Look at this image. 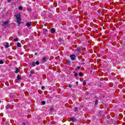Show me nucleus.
I'll use <instances>...</instances> for the list:
<instances>
[{"label":"nucleus","instance_id":"f257e3e1","mask_svg":"<svg viewBox=\"0 0 125 125\" xmlns=\"http://www.w3.org/2000/svg\"><path fill=\"white\" fill-rule=\"evenodd\" d=\"M15 17L16 18V19L17 20V22L19 24H21V16L20 15V14H17V15H15Z\"/></svg>","mask_w":125,"mask_h":125},{"label":"nucleus","instance_id":"f03ea898","mask_svg":"<svg viewBox=\"0 0 125 125\" xmlns=\"http://www.w3.org/2000/svg\"><path fill=\"white\" fill-rule=\"evenodd\" d=\"M8 24H9V21H5L3 22V26L4 27H7V26H8Z\"/></svg>","mask_w":125,"mask_h":125},{"label":"nucleus","instance_id":"7ed1b4c3","mask_svg":"<svg viewBox=\"0 0 125 125\" xmlns=\"http://www.w3.org/2000/svg\"><path fill=\"white\" fill-rule=\"evenodd\" d=\"M70 57L71 60H72V61H74L76 59V55H70Z\"/></svg>","mask_w":125,"mask_h":125},{"label":"nucleus","instance_id":"20e7f679","mask_svg":"<svg viewBox=\"0 0 125 125\" xmlns=\"http://www.w3.org/2000/svg\"><path fill=\"white\" fill-rule=\"evenodd\" d=\"M70 120L72 122H73V123H75V122H77V119H76L75 118H74V117H72L70 118Z\"/></svg>","mask_w":125,"mask_h":125},{"label":"nucleus","instance_id":"39448f33","mask_svg":"<svg viewBox=\"0 0 125 125\" xmlns=\"http://www.w3.org/2000/svg\"><path fill=\"white\" fill-rule=\"evenodd\" d=\"M51 34H55V29H54L53 28H51Z\"/></svg>","mask_w":125,"mask_h":125},{"label":"nucleus","instance_id":"423d86ee","mask_svg":"<svg viewBox=\"0 0 125 125\" xmlns=\"http://www.w3.org/2000/svg\"><path fill=\"white\" fill-rule=\"evenodd\" d=\"M31 25H32V23H31V22H27L26 23L27 27H31Z\"/></svg>","mask_w":125,"mask_h":125},{"label":"nucleus","instance_id":"0eeeda50","mask_svg":"<svg viewBox=\"0 0 125 125\" xmlns=\"http://www.w3.org/2000/svg\"><path fill=\"white\" fill-rule=\"evenodd\" d=\"M8 47H9V43H8V42H6V45H5V48H8Z\"/></svg>","mask_w":125,"mask_h":125},{"label":"nucleus","instance_id":"6e6552de","mask_svg":"<svg viewBox=\"0 0 125 125\" xmlns=\"http://www.w3.org/2000/svg\"><path fill=\"white\" fill-rule=\"evenodd\" d=\"M11 105L10 104H8L6 106V109H10Z\"/></svg>","mask_w":125,"mask_h":125},{"label":"nucleus","instance_id":"1a4fd4ad","mask_svg":"<svg viewBox=\"0 0 125 125\" xmlns=\"http://www.w3.org/2000/svg\"><path fill=\"white\" fill-rule=\"evenodd\" d=\"M19 72V69L16 68V71H15L16 74H17Z\"/></svg>","mask_w":125,"mask_h":125},{"label":"nucleus","instance_id":"9d476101","mask_svg":"<svg viewBox=\"0 0 125 125\" xmlns=\"http://www.w3.org/2000/svg\"><path fill=\"white\" fill-rule=\"evenodd\" d=\"M42 62H44L46 61V58H43L42 59Z\"/></svg>","mask_w":125,"mask_h":125},{"label":"nucleus","instance_id":"9b49d317","mask_svg":"<svg viewBox=\"0 0 125 125\" xmlns=\"http://www.w3.org/2000/svg\"><path fill=\"white\" fill-rule=\"evenodd\" d=\"M73 110H74V112H78V109L77 107H74L73 108Z\"/></svg>","mask_w":125,"mask_h":125},{"label":"nucleus","instance_id":"f8f14e48","mask_svg":"<svg viewBox=\"0 0 125 125\" xmlns=\"http://www.w3.org/2000/svg\"><path fill=\"white\" fill-rule=\"evenodd\" d=\"M97 104H98V100L96 99L95 100V105H96Z\"/></svg>","mask_w":125,"mask_h":125},{"label":"nucleus","instance_id":"ddd939ff","mask_svg":"<svg viewBox=\"0 0 125 125\" xmlns=\"http://www.w3.org/2000/svg\"><path fill=\"white\" fill-rule=\"evenodd\" d=\"M30 74L31 75H34V74H35V71H34V70H31Z\"/></svg>","mask_w":125,"mask_h":125},{"label":"nucleus","instance_id":"4468645a","mask_svg":"<svg viewBox=\"0 0 125 125\" xmlns=\"http://www.w3.org/2000/svg\"><path fill=\"white\" fill-rule=\"evenodd\" d=\"M83 73H82V72H80L79 73V76L80 77H83Z\"/></svg>","mask_w":125,"mask_h":125},{"label":"nucleus","instance_id":"2eb2a0df","mask_svg":"<svg viewBox=\"0 0 125 125\" xmlns=\"http://www.w3.org/2000/svg\"><path fill=\"white\" fill-rule=\"evenodd\" d=\"M17 80H18L19 81H21V77H20L19 75H18L17 76Z\"/></svg>","mask_w":125,"mask_h":125},{"label":"nucleus","instance_id":"dca6fc26","mask_svg":"<svg viewBox=\"0 0 125 125\" xmlns=\"http://www.w3.org/2000/svg\"><path fill=\"white\" fill-rule=\"evenodd\" d=\"M17 46L18 47H21V43L18 42V44H17Z\"/></svg>","mask_w":125,"mask_h":125},{"label":"nucleus","instance_id":"f3484780","mask_svg":"<svg viewBox=\"0 0 125 125\" xmlns=\"http://www.w3.org/2000/svg\"><path fill=\"white\" fill-rule=\"evenodd\" d=\"M41 103H42V105H45V101H42L41 102Z\"/></svg>","mask_w":125,"mask_h":125},{"label":"nucleus","instance_id":"a211bd4d","mask_svg":"<svg viewBox=\"0 0 125 125\" xmlns=\"http://www.w3.org/2000/svg\"><path fill=\"white\" fill-rule=\"evenodd\" d=\"M19 10H22V9H23V7H22V6H20L19 7Z\"/></svg>","mask_w":125,"mask_h":125},{"label":"nucleus","instance_id":"6ab92c4d","mask_svg":"<svg viewBox=\"0 0 125 125\" xmlns=\"http://www.w3.org/2000/svg\"><path fill=\"white\" fill-rule=\"evenodd\" d=\"M14 42H18V38H16L14 39Z\"/></svg>","mask_w":125,"mask_h":125},{"label":"nucleus","instance_id":"aec40b11","mask_svg":"<svg viewBox=\"0 0 125 125\" xmlns=\"http://www.w3.org/2000/svg\"><path fill=\"white\" fill-rule=\"evenodd\" d=\"M32 65L33 67H35V66H36V65L35 64V62H32Z\"/></svg>","mask_w":125,"mask_h":125},{"label":"nucleus","instance_id":"412c9836","mask_svg":"<svg viewBox=\"0 0 125 125\" xmlns=\"http://www.w3.org/2000/svg\"><path fill=\"white\" fill-rule=\"evenodd\" d=\"M78 75H79V74H78V73H75L74 74V77H78Z\"/></svg>","mask_w":125,"mask_h":125},{"label":"nucleus","instance_id":"4be33fe9","mask_svg":"<svg viewBox=\"0 0 125 125\" xmlns=\"http://www.w3.org/2000/svg\"><path fill=\"white\" fill-rule=\"evenodd\" d=\"M83 84H86V81L85 80H84V81H83Z\"/></svg>","mask_w":125,"mask_h":125},{"label":"nucleus","instance_id":"5701e85b","mask_svg":"<svg viewBox=\"0 0 125 125\" xmlns=\"http://www.w3.org/2000/svg\"><path fill=\"white\" fill-rule=\"evenodd\" d=\"M35 63H36V65H39L40 64V62H39V61H37V62H36Z\"/></svg>","mask_w":125,"mask_h":125},{"label":"nucleus","instance_id":"b1692460","mask_svg":"<svg viewBox=\"0 0 125 125\" xmlns=\"http://www.w3.org/2000/svg\"><path fill=\"white\" fill-rule=\"evenodd\" d=\"M0 64H3V61H0Z\"/></svg>","mask_w":125,"mask_h":125},{"label":"nucleus","instance_id":"393cba45","mask_svg":"<svg viewBox=\"0 0 125 125\" xmlns=\"http://www.w3.org/2000/svg\"><path fill=\"white\" fill-rule=\"evenodd\" d=\"M72 86H73L72 85V84H69V85H68V87H69V88L72 87Z\"/></svg>","mask_w":125,"mask_h":125},{"label":"nucleus","instance_id":"a878e982","mask_svg":"<svg viewBox=\"0 0 125 125\" xmlns=\"http://www.w3.org/2000/svg\"><path fill=\"white\" fill-rule=\"evenodd\" d=\"M11 0H7L8 2L10 3L11 2Z\"/></svg>","mask_w":125,"mask_h":125},{"label":"nucleus","instance_id":"bb28decb","mask_svg":"<svg viewBox=\"0 0 125 125\" xmlns=\"http://www.w3.org/2000/svg\"><path fill=\"white\" fill-rule=\"evenodd\" d=\"M42 89H44V86H42Z\"/></svg>","mask_w":125,"mask_h":125},{"label":"nucleus","instance_id":"cd10ccee","mask_svg":"<svg viewBox=\"0 0 125 125\" xmlns=\"http://www.w3.org/2000/svg\"><path fill=\"white\" fill-rule=\"evenodd\" d=\"M77 69H81V66H78Z\"/></svg>","mask_w":125,"mask_h":125},{"label":"nucleus","instance_id":"c85d7f7f","mask_svg":"<svg viewBox=\"0 0 125 125\" xmlns=\"http://www.w3.org/2000/svg\"><path fill=\"white\" fill-rule=\"evenodd\" d=\"M35 55H38V53H35Z\"/></svg>","mask_w":125,"mask_h":125},{"label":"nucleus","instance_id":"c756f323","mask_svg":"<svg viewBox=\"0 0 125 125\" xmlns=\"http://www.w3.org/2000/svg\"><path fill=\"white\" fill-rule=\"evenodd\" d=\"M76 83H77V84L79 83V82H76Z\"/></svg>","mask_w":125,"mask_h":125}]
</instances>
